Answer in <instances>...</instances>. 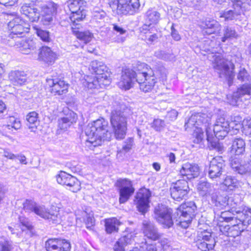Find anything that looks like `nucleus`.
<instances>
[{
    "label": "nucleus",
    "instance_id": "obj_1",
    "mask_svg": "<svg viewBox=\"0 0 251 251\" xmlns=\"http://www.w3.org/2000/svg\"><path fill=\"white\" fill-rule=\"evenodd\" d=\"M87 136L86 146L90 149L100 146L105 140H109L111 133L108 130V124L103 119H99L89 124L85 128Z\"/></svg>",
    "mask_w": 251,
    "mask_h": 251
},
{
    "label": "nucleus",
    "instance_id": "obj_2",
    "mask_svg": "<svg viewBox=\"0 0 251 251\" xmlns=\"http://www.w3.org/2000/svg\"><path fill=\"white\" fill-rule=\"evenodd\" d=\"M234 211L237 214L235 218L237 224L231 226L226 225L220 227V231L227 236L235 238L240 235L244 230L243 226H248L251 223V209L246 206L236 208Z\"/></svg>",
    "mask_w": 251,
    "mask_h": 251
},
{
    "label": "nucleus",
    "instance_id": "obj_3",
    "mask_svg": "<svg viewBox=\"0 0 251 251\" xmlns=\"http://www.w3.org/2000/svg\"><path fill=\"white\" fill-rule=\"evenodd\" d=\"M23 209L25 212H34L36 215L52 224H59L62 220L60 209L56 206H52L48 209L44 206L37 205L33 201L26 200L23 203Z\"/></svg>",
    "mask_w": 251,
    "mask_h": 251
},
{
    "label": "nucleus",
    "instance_id": "obj_4",
    "mask_svg": "<svg viewBox=\"0 0 251 251\" xmlns=\"http://www.w3.org/2000/svg\"><path fill=\"white\" fill-rule=\"evenodd\" d=\"M235 123L231 122L230 123L223 117L218 118L212 129L209 125H205L207 140L211 142L212 148L219 151H222L223 147L219 143L213 142V135L218 139H222L226 136L230 128H233Z\"/></svg>",
    "mask_w": 251,
    "mask_h": 251
},
{
    "label": "nucleus",
    "instance_id": "obj_5",
    "mask_svg": "<svg viewBox=\"0 0 251 251\" xmlns=\"http://www.w3.org/2000/svg\"><path fill=\"white\" fill-rule=\"evenodd\" d=\"M130 112L128 108L121 111L118 107L113 109L110 115V125L113 132L117 139L125 138L127 131V113Z\"/></svg>",
    "mask_w": 251,
    "mask_h": 251
},
{
    "label": "nucleus",
    "instance_id": "obj_6",
    "mask_svg": "<svg viewBox=\"0 0 251 251\" xmlns=\"http://www.w3.org/2000/svg\"><path fill=\"white\" fill-rule=\"evenodd\" d=\"M208 58L212 62L213 68L219 74L221 77H226L228 79L229 85L234 77L233 64L223 57L220 53H212L208 55Z\"/></svg>",
    "mask_w": 251,
    "mask_h": 251
},
{
    "label": "nucleus",
    "instance_id": "obj_7",
    "mask_svg": "<svg viewBox=\"0 0 251 251\" xmlns=\"http://www.w3.org/2000/svg\"><path fill=\"white\" fill-rule=\"evenodd\" d=\"M136 81L140 89L146 93L151 91L156 83L152 70L146 64L140 63L137 67Z\"/></svg>",
    "mask_w": 251,
    "mask_h": 251
},
{
    "label": "nucleus",
    "instance_id": "obj_8",
    "mask_svg": "<svg viewBox=\"0 0 251 251\" xmlns=\"http://www.w3.org/2000/svg\"><path fill=\"white\" fill-rule=\"evenodd\" d=\"M112 11L119 15H132L138 10L139 0H108Z\"/></svg>",
    "mask_w": 251,
    "mask_h": 251
},
{
    "label": "nucleus",
    "instance_id": "obj_9",
    "mask_svg": "<svg viewBox=\"0 0 251 251\" xmlns=\"http://www.w3.org/2000/svg\"><path fill=\"white\" fill-rule=\"evenodd\" d=\"M206 115L201 113H197L192 115L189 119L187 122L185 123V126L186 129L189 127L195 126L193 135L195 137L194 142L196 143H200L204 137V133L201 127H198L201 123H206L208 121L205 119Z\"/></svg>",
    "mask_w": 251,
    "mask_h": 251
},
{
    "label": "nucleus",
    "instance_id": "obj_10",
    "mask_svg": "<svg viewBox=\"0 0 251 251\" xmlns=\"http://www.w3.org/2000/svg\"><path fill=\"white\" fill-rule=\"evenodd\" d=\"M172 210L163 204H158L154 210V218L163 227L169 228L173 225Z\"/></svg>",
    "mask_w": 251,
    "mask_h": 251
},
{
    "label": "nucleus",
    "instance_id": "obj_11",
    "mask_svg": "<svg viewBox=\"0 0 251 251\" xmlns=\"http://www.w3.org/2000/svg\"><path fill=\"white\" fill-rule=\"evenodd\" d=\"M196 206L194 203L190 202L181 204L177 211L179 216L180 226L183 228L188 227L194 216Z\"/></svg>",
    "mask_w": 251,
    "mask_h": 251
},
{
    "label": "nucleus",
    "instance_id": "obj_12",
    "mask_svg": "<svg viewBox=\"0 0 251 251\" xmlns=\"http://www.w3.org/2000/svg\"><path fill=\"white\" fill-rule=\"evenodd\" d=\"M66 4L71 12L70 19L72 22L81 21L85 17V2L82 0H68Z\"/></svg>",
    "mask_w": 251,
    "mask_h": 251
},
{
    "label": "nucleus",
    "instance_id": "obj_13",
    "mask_svg": "<svg viewBox=\"0 0 251 251\" xmlns=\"http://www.w3.org/2000/svg\"><path fill=\"white\" fill-rule=\"evenodd\" d=\"M89 70L92 73H95L98 78H103V84H110V72L103 62L97 60L92 61L89 65Z\"/></svg>",
    "mask_w": 251,
    "mask_h": 251
},
{
    "label": "nucleus",
    "instance_id": "obj_14",
    "mask_svg": "<svg viewBox=\"0 0 251 251\" xmlns=\"http://www.w3.org/2000/svg\"><path fill=\"white\" fill-rule=\"evenodd\" d=\"M197 189L201 196L205 197L208 201L211 200L216 206H218V204L223 206L228 204L226 201L223 204L220 203V198L218 197L213 186L206 181H200L198 184Z\"/></svg>",
    "mask_w": 251,
    "mask_h": 251
},
{
    "label": "nucleus",
    "instance_id": "obj_15",
    "mask_svg": "<svg viewBox=\"0 0 251 251\" xmlns=\"http://www.w3.org/2000/svg\"><path fill=\"white\" fill-rule=\"evenodd\" d=\"M58 6L53 2L50 1L41 7V22L45 25H51L55 19Z\"/></svg>",
    "mask_w": 251,
    "mask_h": 251
},
{
    "label": "nucleus",
    "instance_id": "obj_16",
    "mask_svg": "<svg viewBox=\"0 0 251 251\" xmlns=\"http://www.w3.org/2000/svg\"><path fill=\"white\" fill-rule=\"evenodd\" d=\"M150 197L151 193L146 189H141L136 194L134 202L138 210L143 214L149 210Z\"/></svg>",
    "mask_w": 251,
    "mask_h": 251
},
{
    "label": "nucleus",
    "instance_id": "obj_17",
    "mask_svg": "<svg viewBox=\"0 0 251 251\" xmlns=\"http://www.w3.org/2000/svg\"><path fill=\"white\" fill-rule=\"evenodd\" d=\"M137 72L130 69H126L123 71L119 81L118 87L123 90H128L132 88L136 81Z\"/></svg>",
    "mask_w": 251,
    "mask_h": 251
},
{
    "label": "nucleus",
    "instance_id": "obj_18",
    "mask_svg": "<svg viewBox=\"0 0 251 251\" xmlns=\"http://www.w3.org/2000/svg\"><path fill=\"white\" fill-rule=\"evenodd\" d=\"M117 185L120 188L119 201L121 203H125L134 193L132 183L127 179H120L117 181Z\"/></svg>",
    "mask_w": 251,
    "mask_h": 251
},
{
    "label": "nucleus",
    "instance_id": "obj_19",
    "mask_svg": "<svg viewBox=\"0 0 251 251\" xmlns=\"http://www.w3.org/2000/svg\"><path fill=\"white\" fill-rule=\"evenodd\" d=\"M189 191L188 182L184 180H178L171 188V195L173 199L179 201L186 197Z\"/></svg>",
    "mask_w": 251,
    "mask_h": 251
},
{
    "label": "nucleus",
    "instance_id": "obj_20",
    "mask_svg": "<svg viewBox=\"0 0 251 251\" xmlns=\"http://www.w3.org/2000/svg\"><path fill=\"white\" fill-rule=\"evenodd\" d=\"M8 28L11 31V36L13 35H21L25 32H27L29 29V25L19 16L15 17L10 21L8 24Z\"/></svg>",
    "mask_w": 251,
    "mask_h": 251
},
{
    "label": "nucleus",
    "instance_id": "obj_21",
    "mask_svg": "<svg viewBox=\"0 0 251 251\" xmlns=\"http://www.w3.org/2000/svg\"><path fill=\"white\" fill-rule=\"evenodd\" d=\"M225 166V162L222 157L216 156L213 158L209 164V177L212 179L220 177L223 172Z\"/></svg>",
    "mask_w": 251,
    "mask_h": 251
},
{
    "label": "nucleus",
    "instance_id": "obj_22",
    "mask_svg": "<svg viewBox=\"0 0 251 251\" xmlns=\"http://www.w3.org/2000/svg\"><path fill=\"white\" fill-rule=\"evenodd\" d=\"M47 85L50 89V92L54 95H62L68 92V85L64 80L58 78H47Z\"/></svg>",
    "mask_w": 251,
    "mask_h": 251
},
{
    "label": "nucleus",
    "instance_id": "obj_23",
    "mask_svg": "<svg viewBox=\"0 0 251 251\" xmlns=\"http://www.w3.org/2000/svg\"><path fill=\"white\" fill-rule=\"evenodd\" d=\"M71 247L70 242L65 239H50L46 243L47 251H69Z\"/></svg>",
    "mask_w": 251,
    "mask_h": 251
},
{
    "label": "nucleus",
    "instance_id": "obj_24",
    "mask_svg": "<svg viewBox=\"0 0 251 251\" xmlns=\"http://www.w3.org/2000/svg\"><path fill=\"white\" fill-rule=\"evenodd\" d=\"M57 54L48 46H43L39 50L38 60L49 65L53 63L56 60Z\"/></svg>",
    "mask_w": 251,
    "mask_h": 251
},
{
    "label": "nucleus",
    "instance_id": "obj_25",
    "mask_svg": "<svg viewBox=\"0 0 251 251\" xmlns=\"http://www.w3.org/2000/svg\"><path fill=\"white\" fill-rule=\"evenodd\" d=\"M77 114L74 111L69 110L63 117L58 120V131L60 130L65 131L72 125L75 123L77 120Z\"/></svg>",
    "mask_w": 251,
    "mask_h": 251
},
{
    "label": "nucleus",
    "instance_id": "obj_26",
    "mask_svg": "<svg viewBox=\"0 0 251 251\" xmlns=\"http://www.w3.org/2000/svg\"><path fill=\"white\" fill-rule=\"evenodd\" d=\"M251 96V84H243L239 87L236 92H234L232 99L229 102L232 105H236L239 100L245 97L244 99H247Z\"/></svg>",
    "mask_w": 251,
    "mask_h": 251
},
{
    "label": "nucleus",
    "instance_id": "obj_27",
    "mask_svg": "<svg viewBox=\"0 0 251 251\" xmlns=\"http://www.w3.org/2000/svg\"><path fill=\"white\" fill-rule=\"evenodd\" d=\"M20 11L31 22H37L41 16L40 10L30 3L24 4L21 8Z\"/></svg>",
    "mask_w": 251,
    "mask_h": 251
},
{
    "label": "nucleus",
    "instance_id": "obj_28",
    "mask_svg": "<svg viewBox=\"0 0 251 251\" xmlns=\"http://www.w3.org/2000/svg\"><path fill=\"white\" fill-rule=\"evenodd\" d=\"M200 168L196 164L188 162L183 164L180 170V173L183 176L188 179H191L198 177L200 175Z\"/></svg>",
    "mask_w": 251,
    "mask_h": 251
},
{
    "label": "nucleus",
    "instance_id": "obj_29",
    "mask_svg": "<svg viewBox=\"0 0 251 251\" xmlns=\"http://www.w3.org/2000/svg\"><path fill=\"white\" fill-rule=\"evenodd\" d=\"M143 225V233L146 237L153 241L160 238L161 234L158 232L157 227L149 221H144Z\"/></svg>",
    "mask_w": 251,
    "mask_h": 251
},
{
    "label": "nucleus",
    "instance_id": "obj_30",
    "mask_svg": "<svg viewBox=\"0 0 251 251\" xmlns=\"http://www.w3.org/2000/svg\"><path fill=\"white\" fill-rule=\"evenodd\" d=\"M201 26L203 32L209 35L219 33L221 29V25L214 19H206Z\"/></svg>",
    "mask_w": 251,
    "mask_h": 251
},
{
    "label": "nucleus",
    "instance_id": "obj_31",
    "mask_svg": "<svg viewBox=\"0 0 251 251\" xmlns=\"http://www.w3.org/2000/svg\"><path fill=\"white\" fill-rule=\"evenodd\" d=\"M103 78H98L97 76L86 75L82 80L83 86L90 89H99L109 85L103 84Z\"/></svg>",
    "mask_w": 251,
    "mask_h": 251
},
{
    "label": "nucleus",
    "instance_id": "obj_32",
    "mask_svg": "<svg viewBox=\"0 0 251 251\" xmlns=\"http://www.w3.org/2000/svg\"><path fill=\"white\" fill-rule=\"evenodd\" d=\"M230 165L233 171L241 175L245 174L249 170V165L238 158L231 159Z\"/></svg>",
    "mask_w": 251,
    "mask_h": 251
},
{
    "label": "nucleus",
    "instance_id": "obj_33",
    "mask_svg": "<svg viewBox=\"0 0 251 251\" xmlns=\"http://www.w3.org/2000/svg\"><path fill=\"white\" fill-rule=\"evenodd\" d=\"M9 79L13 85H21L26 82L27 77L25 72L15 71L9 73Z\"/></svg>",
    "mask_w": 251,
    "mask_h": 251
},
{
    "label": "nucleus",
    "instance_id": "obj_34",
    "mask_svg": "<svg viewBox=\"0 0 251 251\" xmlns=\"http://www.w3.org/2000/svg\"><path fill=\"white\" fill-rule=\"evenodd\" d=\"M245 142L242 139H235L230 148V152L236 155L242 154L245 151Z\"/></svg>",
    "mask_w": 251,
    "mask_h": 251
},
{
    "label": "nucleus",
    "instance_id": "obj_35",
    "mask_svg": "<svg viewBox=\"0 0 251 251\" xmlns=\"http://www.w3.org/2000/svg\"><path fill=\"white\" fill-rule=\"evenodd\" d=\"M38 114L35 111L29 112L26 116L27 126L31 132H35L39 124Z\"/></svg>",
    "mask_w": 251,
    "mask_h": 251
},
{
    "label": "nucleus",
    "instance_id": "obj_36",
    "mask_svg": "<svg viewBox=\"0 0 251 251\" xmlns=\"http://www.w3.org/2000/svg\"><path fill=\"white\" fill-rule=\"evenodd\" d=\"M68 178L63 185H66L68 189L74 193H76L81 189L80 181L75 177L70 175Z\"/></svg>",
    "mask_w": 251,
    "mask_h": 251
},
{
    "label": "nucleus",
    "instance_id": "obj_37",
    "mask_svg": "<svg viewBox=\"0 0 251 251\" xmlns=\"http://www.w3.org/2000/svg\"><path fill=\"white\" fill-rule=\"evenodd\" d=\"M121 224L120 222L115 218L106 219L105 220V231L110 234L118 231V226Z\"/></svg>",
    "mask_w": 251,
    "mask_h": 251
},
{
    "label": "nucleus",
    "instance_id": "obj_38",
    "mask_svg": "<svg viewBox=\"0 0 251 251\" xmlns=\"http://www.w3.org/2000/svg\"><path fill=\"white\" fill-rule=\"evenodd\" d=\"M17 42L21 45L20 50L24 54H28L30 50H33L36 48L35 43L32 40L22 39Z\"/></svg>",
    "mask_w": 251,
    "mask_h": 251
},
{
    "label": "nucleus",
    "instance_id": "obj_39",
    "mask_svg": "<svg viewBox=\"0 0 251 251\" xmlns=\"http://www.w3.org/2000/svg\"><path fill=\"white\" fill-rule=\"evenodd\" d=\"M223 184L229 190H233L238 188L239 181L234 177L230 176H226L224 180Z\"/></svg>",
    "mask_w": 251,
    "mask_h": 251
},
{
    "label": "nucleus",
    "instance_id": "obj_40",
    "mask_svg": "<svg viewBox=\"0 0 251 251\" xmlns=\"http://www.w3.org/2000/svg\"><path fill=\"white\" fill-rule=\"evenodd\" d=\"M6 125L5 126L8 129L14 128L15 130H18L21 128L22 124L19 118L14 116H10L6 118Z\"/></svg>",
    "mask_w": 251,
    "mask_h": 251
},
{
    "label": "nucleus",
    "instance_id": "obj_41",
    "mask_svg": "<svg viewBox=\"0 0 251 251\" xmlns=\"http://www.w3.org/2000/svg\"><path fill=\"white\" fill-rule=\"evenodd\" d=\"M223 31L224 35L221 38L222 42H225L228 39L237 38L238 37L236 31L231 27L226 26L224 27Z\"/></svg>",
    "mask_w": 251,
    "mask_h": 251
},
{
    "label": "nucleus",
    "instance_id": "obj_42",
    "mask_svg": "<svg viewBox=\"0 0 251 251\" xmlns=\"http://www.w3.org/2000/svg\"><path fill=\"white\" fill-rule=\"evenodd\" d=\"M195 240L210 242L211 243L215 242V239L212 237L211 233L206 230L198 231Z\"/></svg>",
    "mask_w": 251,
    "mask_h": 251
},
{
    "label": "nucleus",
    "instance_id": "obj_43",
    "mask_svg": "<svg viewBox=\"0 0 251 251\" xmlns=\"http://www.w3.org/2000/svg\"><path fill=\"white\" fill-rule=\"evenodd\" d=\"M146 21L150 24L154 25L157 23L159 20L160 14L158 12L152 10H148L146 13Z\"/></svg>",
    "mask_w": 251,
    "mask_h": 251
},
{
    "label": "nucleus",
    "instance_id": "obj_44",
    "mask_svg": "<svg viewBox=\"0 0 251 251\" xmlns=\"http://www.w3.org/2000/svg\"><path fill=\"white\" fill-rule=\"evenodd\" d=\"M195 242L198 248L201 251H208L214 249L216 242L211 243L210 242L195 240Z\"/></svg>",
    "mask_w": 251,
    "mask_h": 251
},
{
    "label": "nucleus",
    "instance_id": "obj_45",
    "mask_svg": "<svg viewBox=\"0 0 251 251\" xmlns=\"http://www.w3.org/2000/svg\"><path fill=\"white\" fill-rule=\"evenodd\" d=\"M233 10H229L225 12L221 17H223L226 20H233L237 19V17L240 15L242 12V9L239 10L235 7H232Z\"/></svg>",
    "mask_w": 251,
    "mask_h": 251
},
{
    "label": "nucleus",
    "instance_id": "obj_46",
    "mask_svg": "<svg viewBox=\"0 0 251 251\" xmlns=\"http://www.w3.org/2000/svg\"><path fill=\"white\" fill-rule=\"evenodd\" d=\"M35 33L44 42H49L50 40L49 32L36 26H33Z\"/></svg>",
    "mask_w": 251,
    "mask_h": 251
},
{
    "label": "nucleus",
    "instance_id": "obj_47",
    "mask_svg": "<svg viewBox=\"0 0 251 251\" xmlns=\"http://www.w3.org/2000/svg\"><path fill=\"white\" fill-rule=\"evenodd\" d=\"M13 249L11 241L5 238L0 237V251H11Z\"/></svg>",
    "mask_w": 251,
    "mask_h": 251
},
{
    "label": "nucleus",
    "instance_id": "obj_48",
    "mask_svg": "<svg viewBox=\"0 0 251 251\" xmlns=\"http://www.w3.org/2000/svg\"><path fill=\"white\" fill-rule=\"evenodd\" d=\"M76 37L79 40L87 43L91 41L93 38V34L89 31L78 32L76 34Z\"/></svg>",
    "mask_w": 251,
    "mask_h": 251
},
{
    "label": "nucleus",
    "instance_id": "obj_49",
    "mask_svg": "<svg viewBox=\"0 0 251 251\" xmlns=\"http://www.w3.org/2000/svg\"><path fill=\"white\" fill-rule=\"evenodd\" d=\"M243 132L247 136H251V118L244 119L242 123Z\"/></svg>",
    "mask_w": 251,
    "mask_h": 251
},
{
    "label": "nucleus",
    "instance_id": "obj_50",
    "mask_svg": "<svg viewBox=\"0 0 251 251\" xmlns=\"http://www.w3.org/2000/svg\"><path fill=\"white\" fill-rule=\"evenodd\" d=\"M154 55L158 58L164 60H171L173 59L174 56L172 54L166 53L164 51L159 50L154 52Z\"/></svg>",
    "mask_w": 251,
    "mask_h": 251
},
{
    "label": "nucleus",
    "instance_id": "obj_51",
    "mask_svg": "<svg viewBox=\"0 0 251 251\" xmlns=\"http://www.w3.org/2000/svg\"><path fill=\"white\" fill-rule=\"evenodd\" d=\"M132 251H156L157 249L156 246L154 244H147L146 242L145 243H142V245L140 248H135Z\"/></svg>",
    "mask_w": 251,
    "mask_h": 251
},
{
    "label": "nucleus",
    "instance_id": "obj_52",
    "mask_svg": "<svg viewBox=\"0 0 251 251\" xmlns=\"http://www.w3.org/2000/svg\"><path fill=\"white\" fill-rule=\"evenodd\" d=\"M105 12L102 10L95 8L93 11V19L96 22H100L105 17Z\"/></svg>",
    "mask_w": 251,
    "mask_h": 251
},
{
    "label": "nucleus",
    "instance_id": "obj_53",
    "mask_svg": "<svg viewBox=\"0 0 251 251\" xmlns=\"http://www.w3.org/2000/svg\"><path fill=\"white\" fill-rule=\"evenodd\" d=\"M70 174L64 172V171H60L58 174H57L56 176V179L57 182L62 185L65 184V182H66V180H67L68 178V176H69Z\"/></svg>",
    "mask_w": 251,
    "mask_h": 251
},
{
    "label": "nucleus",
    "instance_id": "obj_54",
    "mask_svg": "<svg viewBox=\"0 0 251 251\" xmlns=\"http://www.w3.org/2000/svg\"><path fill=\"white\" fill-rule=\"evenodd\" d=\"M237 78L241 81H245L249 80L250 76L244 68H240L237 75Z\"/></svg>",
    "mask_w": 251,
    "mask_h": 251
},
{
    "label": "nucleus",
    "instance_id": "obj_55",
    "mask_svg": "<svg viewBox=\"0 0 251 251\" xmlns=\"http://www.w3.org/2000/svg\"><path fill=\"white\" fill-rule=\"evenodd\" d=\"M19 220L22 225L21 229L23 231H24L25 229L31 230L32 229V226L26 218L21 217H20Z\"/></svg>",
    "mask_w": 251,
    "mask_h": 251
},
{
    "label": "nucleus",
    "instance_id": "obj_56",
    "mask_svg": "<svg viewBox=\"0 0 251 251\" xmlns=\"http://www.w3.org/2000/svg\"><path fill=\"white\" fill-rule=\"evenodd\" d=\"M165 126V122L163 120L157 119L153 121L152 127L156 131H160Z\"/></svg>",
    "mask_w": 251,
    "mask_h": 251
},
{
    "label": "nucleus",
    "instance_id": "obj_57",
    "mask_svg": "<svg viewBox=\"0 0 251 251\" xmlns=\"http://www.w3.org/2000/svg\"><path fill=\"white\" fill-rule=\"evenodd\" d=\"M233 215H234V214L229 211H225L221 213V218L224 221L228 222L231 220H233V219H235L236 217L232 216Z\"/></svg>",
    "mask_w": 251,
    "mask_h": 251
},
{
    "label": "nucleus",
    "instance_id": "obj_58",
    "mask_svg": "<svg viewBox=\"0 0 251 251\" xmlns=\"http://www.w3.org/2000/svg\"><path fill=\"white\" fill-rule=\"evenodd\" d=\"M158 240H159V243L163 249L164 250H167L170 245V242L169 240L167 238L163 237L161 234H160V238Z\"/></svg>",
    "mask_w": 251,
    "mask_h": 251
},
{
    "label": "nucleus",
    "instance_id": "obj_59",
    "mask_svg": "<svg viewBox=\"0 0 251 251\" xmlns=\"http://www.w3.org/2000/svg\"><path fill=\"white\" fill-rule=\"evenodd\" d=\"M119 239H124L122 241V244L125 246L131 244L133 240V237L131 233H129L120 238Z\"/></svg>",
    "mask_w": 251,
    "mask_h": 251
},
{
    "label": "nucleus",
    "instance_id": "obj_60",
    "mask_svg": "<svg viewBox=\"0 0 251 251\" xmlns=\"http://www.w3.org/2000/svg\"><path fill=\"white\" fill-rule=\"evenodd\" d=\"M124 239H119L115 244L113 250L114 251H125V247L124 244H122V241Z\"/></svg>",
    "mask_w": 251,
    "mask_h": 251
},
{
    "label": "nucleus",
    "instance_id": "obj_61",
    "mask_svg": "<svg viewBox=\"0 0 251 251\" xmlns=\"http://www.w3.org/2000/svg\"><path fill=\"white\" fill-rule=\"evenodd\" d=\"M133 139L131 138L127 139L125 142V144L123 145V150L125 151H129L133 145Z\"/></svg>",
    "mask_w": 251,
    "mask_h": 251
},
{
    "label": "nucleus",
    "instance_id": "obj_62",
    "mask_svg": "<svg viewBox=\"0 0 251 251\" xmlns=\"http://www.w3.org/2000/svg\"><path fill=\"white\" fill-rule=\"evenodd\" d=\"M231 2L232 7H235L237 10L242 9L243 2L241 0H230Z\"/></svg>",
    "mask_w": 251,
    "mask_h": 251
},
{
    "label": "nucleus",
    "instance_id": "obj_63",
    "mask_svg": "<svg viewBox=\"0 0 251 251\" xmlns=\"http://www.w3.org/2000/svg\"><path fill=\"white\" fill-rule=\"evenodd\" d=\"M94 223L95 219L93 214H89L86 220V224L87 225V227H89L93 226L94 224Z\"/></svg>",
    "mask_w": 251,
    "mask_h": 251
},
{
    "label": "nucleus",
    "instance_id": "obj_64",
    "mask_svg": "<svg viewBox=\"0 0 251 251\" xmlns=\"http://www.w3.org/2000/svg\"><path fill=\"white\" fill-rule=\"evenodd\" d=\"M177 116V112L175 109L171 110L168 113L167 115V118H168L171 121H173L176 119Z\"/></svg>",
    "mask_w": 251,
    "mask_h": 251
}]
</instances>
